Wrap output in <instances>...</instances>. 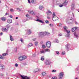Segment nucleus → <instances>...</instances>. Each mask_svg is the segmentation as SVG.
Returning <instances> with one entry per match:
<instances>
[{
    "instance_id": "f257e3e1",
    "label": "nucleus",
    "mask_w": 79,
    "mask_h": 79,
    "mask_svg": "<svg viewBox=\"0 0 79 79\" xmlns=\"http://www.w3.org/2000/svg\"><path fill=\"white\" fill-rule=\"evenodd\" d=\"M39 35L41 36V37H43V36L46 35H50V33L44 31V32H40L39 33Z\"/></svg>"
},
{
    "instance_id": "f03ea898",
    "label": "nucleus",
    "mask_w": 79,
    "mask_h": 79,
    "mask_svg": "<svg viewBox=\"0 0 79 79\" xmlns=\"http://www.w3.org/2000/svg\"><path fill=\"white\" fill-rule=\"evenodd\" d=\"M63 75H64V73L60 72L59 75V79H62L63 77Z\"/></svg>"
},
{
    "instance_id": "7ed1b4c3",
    "label": "nucleus",
    "mask_w": 79,
    "mask_h": 79,
    "mask_svg": "<svg viewBox=\"0 0 79 79\" xmlns=\"http://www.w3.org/2000/svg\"><path fill=\"white\" fill-rule=\"evenodd\" d=\"M46 65H49L51 63V62L50 61V60H46L44 63Z\"/></svg>"
},
{
    "instance_id": "20e7f679",
    "label": "nucleus",
    "mask_w": 79,
    "mask_h": 79,
    "mask_svg": "<svg viewBox=\"0 0 79 79\" xmlns=\"http://www.w3.org/2000/svg\"><path fill=\"white\" fill-rule=\"evenodd\" d=\"M46 46L48 48H50L51 47V43L50 41H48L46 43Z\"/></svg>"
},
{
    "instance_id": "39448f33",
    "label": "nucleus",
    "mask_w": 79,
    "mask_h": 79,
    "mask_svg": "<svg viewBox=\"0 0 79 79\" xmlns=\"http://www.w3.org/2000/svg\"><path fill=\"white\" fill-rule=\"evenodd\" d=\"M64 29L65 32H66L67 33V34H69V33H70V31H68L67 30V29H68V27L64 26Z\"/></svg>"
},
{
    "instance_id": "423d86ee",
    "label": "nucleus",
    "mask_w": 79,
    "mask_h": 79,
    "mask_svg": "<svg viewBox=\"0 0 79 79\" xmlns=\"http://www.w3.org/2000/svg\"><path fill=\"white\" fill-rule=\"evenodd\" d=\"M21 77H22V79H30V78L26 76H24L22 75H20Z\"/></svg>"
},
{
    "instance_id": "0eeeda50",
    "label": "nucleus",
    "mask_w": 79,
    "mask_h": 79,
    "mask_svg": "<svg viewBox=\"0 0 79 79\" xmlns=\"http://www.w3.org/2000/svg\"><path fill=\"white\" fill-rule=\"evenodd\" d=\"M2 31L3 32H8V29H6V28H3L2 29Z\"/></svg>"
},
{
    "instance_id": "6e6552de",
    "label": "nucleus",
    "mask_w": 79,
    "mask_h": 79,
    "mask_svg": "<svg viewBox=\"0 0 79 79\" xmlns=\"http://www.w3.org/2000/svg\"><path fill=\"white\" fill-rule=\"evenodd\" d=\"M1 19L2 21H5L6 20V18L5 17H3L1 18Z\"/></svg>"
},
{
    "instance_id": "1a4fd4ad",
    "label": "nucleus",
    "mask_w": 79,
    "mask_h": 79,
    "mask_svg": "<svg viewBox=\"0 0 79 79\" xmlns=\"http://www.w3.org/2000/svg\"><path fill=\"white\" fill-rule=\"evenodd\" d=\"M27 31L28 34V35H30L31 33V30L29 29H28Z\"/></svg>"
},
{
    "instance_id": "9d476101",
    "label": "nucleus",
    "mask_w": 79,
    "mask_h": 79,
    "mask_svg": "<svg viewBox=\"0 0 79 79\" xmlns=\"http://www.w3.org/2000/svg\"><path fill=\"white\" fill-rule=\"evenodd\" d=\"M68 4V1H65L62 4H63V5L64 6H66V5Z\"/></svg>"
},
{
    "instance_id": "9b49d317",
    "label": "nucleus",
    "mask_w": 79,
    "mask_h": 79,
    "mask_svg": "<svg viewBox=\"0 0 79 79\" xmlns=\"http://www.w3.org/2000/svg\"><path fill=\"white\" fill-rule=\"evenodd\" d=\"M74 6H75V4L74 3H73L72 4V6L71 7H72L71 8V10H73L74 8Z\"/></svg>"
},
{
    "instance_id": "f8f14e48",
    "label": "nucleus",
    "mask_w": 79,
    "mask_h": 79,
    "mask_svg": "<svg viewBox=\"0 0 79 79\" xmlns=\"http://www.w3.org/2000/svg\"><path fill=\"white\" fill-rule=\"evenodd\" d=\"M77 29V27H75L72 28V32H74V31H76Z\"/></svg>"
},
{
    "instance_id": "ddd939ff",
    "label": "nucleus",
    "mask_w": 79,
    "mask_h": 79,
    "mask_svg": "<svg viewBox=\"0 0 79 79\" xmlns=\"http://www.w3.org/2000/svg\"><path fill=\"white\" fill-rule=\"evenodd\" d=\"M29 13L30 14H31V15H35V13L33 12V11H28Z\"/></svg>"
},
{
    "instance_id": "4468645a",
    "label": "nucleus",
    "mask_w": 79,
    "mask_h": 79,
    "mask_svg": "<svg viewBox=\"0 0 79 79\" xmlns=\"http://www.w3.org/2000/svg\"><path fill=\"white\" fill-rule=\"evenodd\" d=\"M7 23H9V24H10V23H12V20L8 19L7 20Z\"/></svg>"
},
{
    "instance_id": "2eb2a0df",
    "label": "nucleus",
    "mask_w": 79,
    "mask_h": 79,
    "mask_svg": "<svg viewBox=\"0 0 79 79\" xmlns=\"http://www.w3.org/2000/svg\"><path fill=\"white\" fill-rule=\"evenodd\" d=\"M76 19H73L72 20V21L73 22V23H74V22H75V23L76 25H77V22H76Z\"/></svg>"
},
{
    "instance_id": "dca6fc26",
    "label": "nucleus",
    "mask_w": 79,
    "mask_h": 79,
    "mask_svg": "<svg viewBox=\"0 0 79 79\" xmlns=\"http://www.w3.org/2000/svg\"><path fill=\"white\" fill-rule=\"evenodd\" d=\"M36 21L40 22V23H44L43 22V21H42L39 19H37L36 20Z\"/></svg>"
},
{
    "instance_id": "f3484780",
    "label": "nucleus",
    "mask_w": 79,
    "mask_h": 79,
    "mask_svg": "<svg viewBox=\"0 0 79 79\" xmlns=\"http://www.w3.org/2000/svg\"><path fill=\"white\" fill-rule=\"evenodd\" d=\"M19 59L20 61H23V56L19 57Z\"/></svg>"
},
{
    "instance_id": "a211bd4d",
    "label": "nucleus",
    "mask_w": 79,
    "mask_h": 79,
    "mask_svg": "<svg viewBox=\"0 0 79 79\" xmlns=\"http://www.w3.org/2000/svg\"><path fill=\"white\" fill-rule=\"evenodd\" d=\"M39 8L40 10H42V9L44 8V7L42 5H40L39 7Z\"/></svg>"
},
{
    "instance_id": "6ab92c4d",
    "label": "nucleus",
    "mask_w": 79,
    "mask_h": 79,
    "mask_svg": "<svg viewBox=\"0 0 79 79\" xmlns=\"http://www.w3.org/2000/svg\"><path fill=\"white\" fill-rule=\"evenodd\" d=\"M10 40H11V41H13V40H14V39L13 38V37L11 35H10Z\"/></svg>"
},
{
    "instance_id": "aec40b11",
    "label": "nucleus",
    "mask_w": 79,
    "mask_h": 79,
    "mask_svg": "<svg viewBox=\"0 0 79 79\" xmlns=\"http://www.w3.org/2000/svg\"><path fill=\"white\" fill-rule=\"evenodd\" d=\"M3 69V65L0 64V70H2Z\"/></svg>"
},
{
    "instance_id": "412c9836",
    "label": "nucleus",
    "mask_w": 79,
    "mask_h": 79,
    "mask_svg": "<svg viewBox=\"0 0 79 79\" xmlns=\"http://www.w3.org/2000/svg\"><path fill=\"white\" fill-rule=\"evenodd\" d=\"M65 48L67 50H69V48L68 47V44H67L65 45Z\"/></svg>"
},
{
    "instance_id": "4be33fe9",
    "label": "nucleus",
    "mask_w": 79,
    "mask_h": 79,
    "mask_svg": "<svg viewBox=\"0 0 79 79\" xmlns=\"http://www.w3.org/2000/svg\"><path fill=\"white\" fill-rule=\"evenodd\" d=\"M32 45L33 44L32 43H30L28 45V47L29 48L31 47Z\"/></svg>"
},
{
    "instance_id": "5701e85b",
    "label": "nucleus",
    "mask_w": 79,
    "mask_h": 79,
    "mask_svg": "<svg viewBox=\"0 0 79 79\" xmlns=\"http://www.w3.org/2000/svg\"><path fill=\"white\" fill-rule=\"evenodd\" d=\"M56 16V15H55V13L53 12V14L52 15V18H55Z\"/></svg>"
},
{
    "instance_id": "b1692460",
    "label": "nucleus",
    "mask_w": 79,
    "mask_h": 79,
    "mask_svg": "<svg viewBox=\"0 0 79 79\" xmlns=\"http://www.w3.org/2000/svg\"><path fill=\"white\" fill-rule=\"evenodd\" d=\"M74 36L76 37H78V35H77V34H76V33L74 32Z\"/></svg>"
},
{
    "instance_id": "393cba45",
    "label": "nucleus",
    "mask_w": 79,
    "mask_h": 79,
    "mask_svg": "<svg viewBox=\"0 0 79 79\" xmlns=\"http://www.w3.org/2000/svg\"><path fill=\"white\" fill-rule=\"evenodd\" d=\"M22 57H23V60H25V59H26V58H27V56H22Z\"/></svg>"
},
{
    "instance_id": "a878e982",
    "label": "nucleus",
    "mask_w": 79,
    "mask_h": 79,
    "mask_svg": "<svg viewBox=\"0 0 79 79\" xmlns=\"http://www.w3.org/2000/svg\"><path fill=\"white\" fill-rule=\"evenodd\" d=\"M6 27H7V29H9L10 28V25L7 24V25H6Z\"/></svg>"
},
{
    "instance_id": "bb28decb",
    "label": "nucleus",
    "mask_w": 79,
    "mask_h": 79,
    "mask_svg": "<svg viewBox=\"0 0 79 79\" xmlns=\"http://www.w3.org/2000/svg\"><path fill=\"white\" fill-rule=\"evenodd\" d=\"M41 60L42 61H44V56H42L41 58Z\"/></svg>"
},
{
    "instance_id": "cd10ccee",
    "label": "nucleus",
    "mask_w": 79,
    "mask_h": 79,
    "mask_svg": "<svg viewBox=\"0 0 79 79\" xmlns=\"http://www.w3.org/2000/svg\"><path fill=\"white\" fill-rule=\"evenodd\" d=\"M8 53H4L3 54H2V55L3 56H6V55H7Z\"/></svg>"
},
{
    "instance_id": "c85d7f7f",
    "label": "nucleus",
    "mask_w": 79,
    "mask_h": 79,
    "mask_svg": "<svg viewBox=\"0 0 79 79\" xmlns=\"http://www.w3.org/2000/svg\"><path fill=\"white\" fill-rule=\"evenodd\" d=\"M42 76H45V75H46V73L45 72L42 73Z\"/></svg>"
},
{
    "instance_id": "c756f323",
    "label": "nucleus",
    "mask_w": 79,
    "mask_h": 79,
    "mask_svg": "<svg viewBox=\"0 0 79 79\" xmlns=\"http://www.w3.org/2000/svg\"><path fill=\"white\" fill-rule=\"evenodd\" d=\"M36 0H31V3H34L35 2Z\"/></svg>"
},
{
    "instance_id": "7c9ffc66",
    "label": "nucleus",
    "mask_w": 79,
    "mask_h": 79,
    "mask_svg": "<svg viewBox=\"0 0 79 79\" xmlns=\"http://www.w3.org/2000/svg\"><path fill=\"white\" fill-rule=\"evenodd\" d=\"M0 59L3 60L4 59V57H2L1 55H0Z\"/></svg>"
},
{
    "instance_id": "2f4dec72",
    "label": "nucleus",
    "mask_w": 79,
    "mask_h": 79,
    "mask_svg": "<svg viewBox=\"0 0 79 79\" xmlns=\"http://www.w3.org/2000/svg\"><path fill=\"white\" fill-rule=\"evenodd\" d=\"M37 44H38V42H37V41L35 42V46H37Z\"/></svg>"
},
{
    "instance_id": "473e14b6",
    "label": "nucleus",
    "mask_w": 79,
    "mask_h": 79,
    "mask_svg": "<svg viewBox=\"0 0 79 79\" xmlns=\"http://www.w3.org/2000/svg\"><path fill=\"white\" fill-rule=\"evenodd\" d=\"M45 45L44 44L42 45V48H45Z\"/></svg>"
},
{
    "instance_id": "72a5a7b5",
    "label": "nucleus",
    "mask_w": 79,
    "mask_h": 79,
    "mask_svg": "<svg viewBox=\"0 0 79 79\" xmlns=\"http://www.w3.org/2000/svg\"><path fill=\"white\" fill-rule=\"evenodd\" d=\"M40 52L41 53V54H42V53H45V52H44V50L41 51Z\"/></svg>"
},
{
    "instance_id": "f704fd0d",
    "label": "nucleus",
    "mask_w": 79,
    "mask_h": 79,
    "mask_svg": "<svg viewBox=\"0 0 79 79\" xmlns=\"http://www.w3.org/2000/svg\"><path fill=\"white\" fill-rule=\"evenodd\" d=\"M52 73H56V71L55 70H53L52 71Z\"/></svg>"
},
{
    "instance_id": "c9c22d12",
    "label": "nucleus",
    "mask_w": 79,
    "mask_h": 79,
    "mask_svg": "<svg viewBox=\"0 0 79 79\" xmlns=\"http://www.w3.org/2000/svg\"><path fill=\"white\" fill-rule=\"evenodd\" d=\"M45 52H50V50L49 49H46L45 50Z\"/></svg>"
},
{
    "instance_id": "e433bc0d",
    "label": "nucleus",
    "mask_w": 79,
    "mask_h": 79,
    "mask_svg": "<svg viewBox=\"0 0 79 79\" xmlns=\"http://www.w3.org/2000/svg\"><path fill=\"white\" fill-rule=\"evenodd\" d=\"M4 76V75L2 73H0V76L2 77V76Z\"/></svg>"
},
{
    "instance_id": "4c0bfd02",
    "label": "nucleus",
    "mask_w": 79,
    "mask_h": 79,
    "mask_svg": "<svg viewBox=\"0 0 79 79\" xmlns=\"http://www.w3.org/2000/svg\"><path fill=\"white\" fill-rule=\"evenodd\" d=\"M39 71V69H36V70H35V71L34 72V73H36V72H37Z\"/></svg>"
},
{
    "instance_id": "58836bf2",
    "label": "nucleus",
    "mask_w": 79,
    "mask_h": 79,
    "mask_svg": "<svg viewBox=\"0 0 79 79\" xmlns=\"http://www.w3.org/2000/svg\"><path fill=\"white\" fill-rule=\"evenodd\" d=\"M15 67H18V64L17 63H16L15 64Z\"/></svg>"
},
{
    "instance_id": "ea45409f",
    "label": "nucleus",
    "mask_w": 79,
    "mask_h": 79,
    "mask_svg": "<svg viewBox=\"0 0 79 79\" xmlns=\"http://www.w3.org/2000/svg\"><path fill=\"white\" fill-rule=\"evenodd\" d=\"M10 11H11V12H13L14 11V10L13 9H11L10 10Z\"/></svg>"
},
{
    "instance_id": "a19ab883",
    "label": "nucleus",
    "mask_w": 79,
    "mask_h": 79,
    "mask_svg": "<svg viewBox=\"0 0 79 79\" xmlns=\"http://www.w3.org/2000/svg\"><path fill=\"white\" fill-rule=\"evenodd\" d=\"M56 79V77H52V79Z\"/></svg>"
},
{
    "instance_id": "79ce46f5",
    "label": "nucleus",
    "mask_w": 79,
    "mask_h": 79,
    "mask_svg": "<svg viewBox=\"0 0 79 79\" xmlns=\"http://www.w3.org/2000/svg\"><path fill=\"white\" fill-rule=\"evenodd\" d=\"M56 54H57V55H59L60 54V52H59L56 51Z\"/></svg>"
},
{
    "instance_id": "37998d69",
    "label": "nucleus",
    "mask_w": 79,
    "mask_h": 79,
    "mask_svg": "<svg viewBox=\"0 0 79 79\" xmlns=\"http://www.w3.org/2000/svg\"><path fill=\"white\" fill-rule=\"evenodd\" d=\"M32 56H33V57H35V56H36V54H33Z\"/></svg>"
},
{
    "instance_id": "c03bdc74",
    "label": "nucleus",
    "mask_w": 79,
    "mask_h": 79,
    "mask_svg": "<svg viewBox=\"0 0 79 79\" xmlns=\"http://www.w3.org/2000/svg\"><path fill=\"white\" fill-rule=\"evenodd\" d=\"M48 12L49 13V14H50L51 15H52V12L49 10H48Z\"/></svg>"
},
{
    "instance_id": "a18cd8bd",
    "label": "nucleus",
    "mask_w": 79,
    "mask_h": 79,
    "mask_svg": "<svg viewBox=\"0 0 79 79\" xmlns=\"http://www.w3.org/2000/svg\"><path fill=\"white\" fill-rule=\"evenodd\" d=\"M26 17L27 18H29V15H28V14H27L26 15Z\"/></svg>"
},
{
    "instance_id": "49530a36",
    "label": "nucleus",
    "mask_w": 79,
    "mask_h": 79,
    "mask_svg": "<svg viewBox=\"0 0 79 79\" xmlns=\"http://www.w3.org/2000/svg\"><path fill=\"white\" fill-rule=\"evenodd\" d=\"M46 23H47V24H48L49 23V22L48 20H47L45 21Z\"/></svg>"
},
{
    "instance_id": "de8ad7c7",
    "label": "nucleus",
    "mask_w": 79,
    "mask_h": 79,
    "mask_svg": "<svg viewBox=\"0 0 79 79\" xmlns=\"http://www.w3.org/2000/svg\"><path fill=\"white\" fill-rule=\"evenodd\" d=\"M66 37H69V34H68L66 35Z\"/></svg>"
},
{
    "instance_id": "09e8293b",
    "label": "nucleus",
    "mask_w": 79,
    "mask_h": 79,
    "mask_svg": "<svg viewBox=\"0 0 79 79\" xmlns=\"http://www.w3.org/2000/svg\"><path fill=\"white\" fill-rule=\"evenodd\" d=\"M79 67H78L76 69V71H78V70H79Z\"/></svg>"
},
{
    "instance_id": "8fccbe9b",
    "label": "nucleus",
    "mask_w": 79,
    "mask_h": 79,
    "mask_svg": "<svg viewBox=\"0 0 79 79\" xmlns=\"http://www.w3.org/2000/svg\"><path fill=\"white\" fill-rule=\"evenodd\" d=\"M62 55H64L65 54V52L64 51L62 53Z\"/></svg>"
},
{
    "instance_id": "3c124183",
    "label": "nucleus",
    "mask_w": 79,
    "mask_h": 79,
    "mask_svg": "<svg viewBox=\"0 0 79 79\" xmlns=\"http://www.w3.org/2000/svg\"><path fill=\"white\" fill-rule=\"evenodd\" d=\"M64 6L63 5V4H62V5H60L59 6H60V7H62V6Z\"/></svg>"
},
{
    "instance_id": "603ef678",
    "label": "nucleus",
    "mask_w": 79,
    "mask_h": 79,
    "mask_svg": "<svg viewBox=\"0 0 79 79\" xmlns=\"http://www.w3.org/2000/svg\"><path fill=\"white\" fill-rule=\"evenodd\" d=\"M68 19L69 20H72V17H69V18Z\"/></svg>"
},
{
    "instance_id": "864d4df0",
    "label": "nucleus",
    "mask_w": 79,
    "mask_h": 79,
    "mask_svg": "<svg viewBox=\"0 0 79 79\" xmlns=\"http://www.w3.org/2000/svg\"><path fill=\"white\" fill-rule=\"evenodd\" d=\"M46 13L47 14V15H50V13H48V12H46Z\"/></svg>"
},
{
    "instance_id": "5fc2aeb1",
    "label": "nucleus",
    "mask_w": 79,
    "mask_h": 79,
    "mask_svg": "<svg viewBox=\"0 0 79 79\" xmlns=\"http://www.w3.org/2000/svg\"><path fill=\"white\" fill-rule=\"evenodd\" d=\"M17 10L19 11H21V9H20L19 8H17Z\"/></svg>"
},
{
    "instance_id": "6e6d98bb",
    "label": "nucleus",
    "mask_w": 79,
    "mask_h": 79,
    "mask_svg": "<svg viewBox=\"0 0 79 79\" xmlns=\"http://www.w3.org/2000/svg\"><path fill=\"white\" fill-rule=\"evenodd\" d=\"M56 43H58V39H56Z\"/></svg>"
},
{
    "instance_id": "4d7b16f0",
    "label": "nucleus",
    "mask_w": 79,
    "mask_h": 79,
    "mask_svg": "<svg viewBox=\"0 0 79 79\" xmlns=\"http://www.w3.org/2000/svg\"><path fill=\"white\" fill-rule=\"evenodd\" d=\"M32 40H33V41H35L36 40V38L33 39Z\"/></svg>"
},
{
    "instance_id": "13d9d810",
    "label": "nucleus",
    "mask_w": 79,
    "mask_h": 79,
    "mask_svg": "<svg viewBox=\"0 0 79 79\" xmlns=\"http://www.w3.org/2000/svg\"><path fill=\"white\" fill-rule=\"evenodd\" d=\"M47 19H50V17H49V16H47Z\"/></svg>"
},
{
    "instance_id": "bf43d9fd",
    "label": "nucleus",
    "mask_w": 79,
    "mask_h": 79,
    "mask_svg": "<svg viewBox=\"0 0 79 79\" xmlns=\"http://www.w3.org/2000/svg\"><path fill=\"white\" fill-rule=\"evenodd\" d=\"M59 36H62V34H60L58 35Z\"/></svg>"
},
{
    "instance_id": "052dcab7",
    "label": "nucleus",
    "mask_w": 79,
    "mask_h": 79,
    "mask_svg": "<svg viewBox=\"0 0 79 79\" xmlns=\"http://www.w3.org/2000/svg\"><path fill=\"white\" fill-rule=\"evenodd\" d=\"M20 41H21V42H23V39H22V38L20 39Z\"/></svg>"
},
{
    "instance_id": "680f3d73",
    "label": "nucleus",
    "mask_w": 79,
    "mask_h": 79,
    "mask_svg": "<svg viewBox=\"0 0 79 79\" xmlns=\"http://www.w3.org/2000/svg\"><path fill=\"white\" fill-rule=\"evenodd\" d=\"M23 64L24 66H26V65H27V64L26 63H23Z\"/></svg>"
},
{
    "instance_id": "e2e57ef3",
    "label": "nucleus",
    "mask_w": 79,
    "mask_h": 79,
    "mask_svg": "<svg viewBox=\"0 0 79 79\" xmlns=\"http://www.w3.org/2000/svg\"><path fill=\"white\" fill-rule=\"evenodd\" d=\"M15 52H17V48L15 49Z\"/></svg>"
},
{
    "instance_id": "0e129e2a",
    "label": "nucleus",
    "mask_w": 79,
    "mask_h": 79,
    "mask_svg": "<svg viewBox=\"0 0 79 79\" xmlns=\"http://www.w3.org/2000/svg\"><path fill=\"white\" fill-rule=\"evenodd\" d=\"M10 18H13V16L11 15H10Z\"/></svg>"
},
{
    "instance_id": "69168bd1",
    "label": "nucleus",
    "mask_w": 79,
    "mask_h": 79,
    "mask_svg": "<svg viewBox=\"0 0 79 79\" xmlns=\"http://www.w3.org/2000/svg\"><path fill=\"white\" fill-rule=\"evenodd\" d=\"M72 15L73 17H74V13H72Z\"/></svg>"
},
{
    "instance_id": "338daca9",
    "label": "nucleus",
    "mask_w": 79,
    "mask_h": 79,
    "mask_svg": "<svg viewBox=\"0 0 79 79\" xmlns=\"http://www.w3.org/2000/svg\"><path fill=\"white\" fill-rule=\"evenodd\" d=\"M61 24H60V25H59L60 27H61Z\"/></svg>"
},
{
    "instance_id": "774afa93",
    "label": "nucleus",
    "mask_w": 79,
    "mask_h": 79,
    "mask_svg": "<svg viewBox=\"0 0 79 79\" xmlns=\"http://www.w3.org/2000/svg\"><path fill=\"white\" fill-rule=\"evenodd\" d=\"M28 3H31V1H30V0H28Z\"/></svg>"
}]
</instances>
